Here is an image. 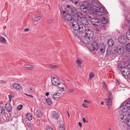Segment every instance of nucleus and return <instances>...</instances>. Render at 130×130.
<instances>
[{"label": "nucleus", "instance_id": "37998d69", "mask_svg": "<svg viewBox=\"0 0 130 130\" xmlns=\"http://www.w3.org/2000/svg\"><path fill=\"white\" fill-rule=\"evenodd\" d=\"M46 100V102L48 105H50L52 104V102L49 98H47Z\"/></svg>", "mask_w": 130, "mask_h": 130}, {"label": "nucleus", "instance_id": "7c9ffc66", "mask_svg": "<svg viewBox=\"0 0 130 130\" xmlns=\"http://www.w3.org/2000/svg\"><path fill=\"white\" fill-rule=\"evenodd\" d=\"M81 22L82 24L83 25H87L89 24V22L87 19L84 18V17L82 19Z\"/></svg>", "mask_w": 130, "mask_h": 130}, {"label": "nucleus", "instance_id": "f704fd0d", "mask_svg": "<svg viewBox=\"0 0 130 130\" xmlns=\"http://www.w3.org/2000/svg\"><path fill=\"white\" fill-rule=\"evenodd\" d=\"M35 115L37 117L40 118L42 116V113L40 111L37 110Z\"/></svg>", "mask_w": 130, "mask_h": 130}, {"label": "nucleus", "instance_id": "de8ad7c7", "mask_svg": "<svg viewBox=\"0 0 130 130\" xmlns=\"http://www.w3.org/2000/svg\"><path fill=\"white\" fill-rule=\"evenodd\" d=\"M58 67L57 65H51L49 66V68H55Z\"/></svg>", "mask_w": 130, "mask_h": 130}, {"label": "nucleus", "instance_id": "b1692460", "mask_svg": "<svg viewBox=\"0 0 130 130\" xmlns=\"http://www.w3.org/2000/svg\"><path fill=\"white\" fill-rule=\"evenodd\" d=\"M125 106L124 103H122L120 107V110L123 112H127V109L125 108Z\"/></svg>", "mask_w": 130, "mask_h": 130}, {"label": "nucleus", "instance_id": "79ce46f5", "mask_svg": "<svg viewBox=\"0 0 130 130\" xmlns=\"http://www.w3.org/2000/svg\"><path fill=\"white\" fill-rule=\"evenodd\" d=\"M59 130H65L66 128L63 124H60L59 125Z\"/></svg>", "mask_w": 130, "mask_h": 130}, {"label": "nucleus", "instance_id": "e2e57ef3", "mask_svg": "<svg viewBox=\"0 0 130 130\" xmlns=\"http://www.w3.org/2000/svg\"><path fill=\"white\" fill-rule=\"evenodd\" d=\"M78 124L80 127H82V124L80 122H78Z\"/></svg>", "mask_w": 130, "mask_h": 130}, {"label": "nucleus", "instance_id": "a211bd4d", "mask_svg": "<svg viewBox=\"0 0 130 130\" xmlns=\"http://www.w3.org/2000/svg\"><path fill=\"white\" fill-rule=\"evenodd\" d=\"M58 88L60 91H65L67 88L66 85L64 84L61 83L59 84Z\"/></svg>", "mask_w": 130, "mask_h": 130}, {"label": "nucleus", "instance_id": "a18cd8bd", "mask_svg": "<svg viewBox=\"0 0 130 130\" xmlns=\"http://www.w3.org/2000/svg\"><path fill=\"white\" fill-rule=\"evenodd\" d=\"M14 97V96L12 94L8 95V98L9 99V102H11V100L12 98H13Z\"/></svg>", "mask_w": 130, "mask_h": 130}, {"label": "nucleus", "instance_id": "6e6552de", "mask_svg": "<svg viewBox=\"0 0 130 130\" xmlns=\"http://www.w3.org/2000/svg\"><path fill=\"white\" fill-rule=\"evenodd\" d=\"M98 48V43L95 41H94L92 42V44L90 46L89 49L91 51H97Z\"/></svg>", "mask_w": 130, "mask_h": 130}, {"label": "nucleus", "instance_id": "09e8293b", "mask_svg": "<svg viewBox=\"0 0 130 130\" xmlns=\"http://www.w3.org/2000/svg\"><path fill=\"white\" fill-rule=\"evenodd\" d=\"M102 85L104 88L105 90H106L107 89V86L106 85L105 83L104 82H103Z\"/></svg>", "mask_w": 130, "mask_h": 130}, {"label": "nucleus", "instance_id": "4d7b16f0", "mask_svg": "<svg viewBox=\"0 0 130 130\" xmlns=\"http://www.w3.org/2000/svg\"><path fill=\"white\" fill-rule=\"evenodd\" d=\"M46 129L47 130H53L52 128L50 126L46 127Z\"/></svg>", "mask_w": 130, "mask_h": 130}, {"label": "nucleus", "instance_id": "a19ab883", "mask_svg": "<svg viewBox=\"0 0 130 130\" xmlns=\"http://www.w3.org/2000/svg\"><path fill=\"white\" fill-rule=\"evenodd\" d=\"M126 50L128 52H130V43H128L125 46Z\"/></svg>", "mask_w": 130, "mask_h": 130}, {"label": "nucleus", "instance_id": "c756f323", "mask_svg": "<svg viewBox=\"0 0 130 130\" xmlns=\"http://www.w3.org/2000/svg\"><path fill=\"white\" fill-rule=\"evenodd\" d=\"M52 116L53 118L55 119H58L59 117V114L56 112L53 111Z\"/></svg>", "mask_w": 130, "mask_h": 130}, {"label": "nucleus", "instance_id": "9b49d317", "mask_svg": "<svg viewBox=\"0 0 130 130\" xmlns=\"http://www.w3.org/2000/svg\"><path fill=\"white\" fill-rule=\"evenodd\" d=\"M91 22L95 27H98L100 25L101 21L97 19L92 18L91 19Z\"/></svg>", "mask_w": 130, "mask_h": 130}, {"label": "nucleus", "instance_id": "338daca9", "mask_svg": "<svg viewBox=\"0 0 130 130\" xmlns=\"http://www.w3.org/2000/svg\"><path fill=\"white\" fill-rule=\"evenodd\" d=\"M86 17H87V18H88L91 19V17L89 15H87Z\"/></svg>", "mask_w": 130, "mask_h": 130}, {"label": "nucleus", "instance_id": "72a5a7b5", "mask_svg": "<svg viewBox=\"0 0 130 130\" xmlns=\"http://www.w3.org/2000/svg\"><path fill=\"white\" fill-rule=\"evenodd\" d=\"M76 62L78 66L80 68H81V64L82 63V61L79 59H76Z\"/></svg>", "mask_w": 130, "mask_h": 130}, {"label": "nucleus", "instance_id": "680f3d73", "mask_svg": "<svg viewBox=\"0 0 130 130\" xmlns=\"http://www.w3.org/2000/svg\"><path fill=\"white\" fill-rule=\"evenodd\" d=\"M29 30V29L28 28H25L24 29V30L25 32H27Z\"/></svg>", "mask_w": 130, "mask_h": 130}, {"label": "nucleus", "instance_id": "774afa93", "mask_svg": "<svg viewBox=\"0 0 130 130\" xmlns=\"http://www.w3.org/2000/svg\"><path fill=\"white\" fill-rule=\"evenodd\" d=\"M49 94V93L48 92H46V95L47 96Z\"/></svg>", "mask_w": 130, "mask_h": 130}, {"label": "nucleus", "instance_id": "4468645a", "mask_svg": "<svg viewBox=\"0 0 130 130\" xmlns=\"http://www.w3.org/2000/svg\"><path fill=\"white\" fill-rule=\"evenodd\" d=\"M118 54L120 55H123L124 53V49L122 46L120 45H117L116 48Z\"/></svg>", "mask_w": 130, "mask_h": 130}, {"label": "nucleus", "instance_id": "864d4df0", "mask_svg": "<svg viewBox=\"0 0 130 130\" xmlns=\"http://www.w3.org/2000/svg\"><path fill=\"white\" fill-rule=\"evenodd\" d=\"M84 102L87 103L89 104L92 103V102L91 101H88L87 100H84Z\"/></svg>", "mask_w": 130, "mask_h": 130}, {"label": "nucleus", "instance_id": "052dcab7", "mask_svg": "<svg viewBox=\"0 0 130 130\" xmlns=\"http://www.w3.org/2000/svg\"><path fill=\"white\" fill-rule=\"evenodd\" d=\"M0 83L1 84H5L6 83V82L2 80L0 81Z\"/></svg>", "mask_w": 130, "mask_h": 130}, {"label": "nucleus", "instance_id": "4be33fe9", "mask_svg": "<svg viewBox=\"0 0 130 130\" xmlns=\"http://www.w3.org/2000/svg\"><path fill=\"white\" fill-rule=\"evenodd\" d=\"M124 6L125 7L123 8V12H125V13L124 14L126 16L129 13V8L128 6H126L125 5V6L124 5Z\"/></svg>", "mask_w": 130, "mask_h": 130}, {"label": "nucleus", "instance_id": "0eeeda50", "mask_svg": "<svg viewBox=\"0 0 130 130\" xmlns=\"http://www.w3.org/2000/svg\"><path fill=\"white\" fill-rule=\"evenodd\" d=\"M128 113H130V111H127L125 115L123 113H121L119 115L118 117L119 120L121 121L122 122L126 123V118L128 116L127 114Z\"/></svg>", "mask_w": 130, "mask_h": 130}, {"label": "nucleus", "instance_id": "412c9836", "mask_svg": "<svg viewBox=\"0 0 130 130\" xmlns=\"http://www.w3.org/2000/svg\"><path fill=\"white\" fill-rule=\"evenodd\" d=\"M42 18V16L40 15L38 17L32 18V20L34 23H36L39 21Z\"/></svg>", "mask_w": 130, "mask_h": 130}, {"label": "nucleus", "instance_id": "13d9d810", "mask_svg": "<svg viewBox=\"0 0 130 130\" xmlns=\"http://www.w3.org/2000/svg\"><path fill=\"white\" fill-rule=\"evenodd\" d=\"M82 106L85 108H87L88 107L86 105L85 103H83L82 104Z\"/></svg>", "mask_w": 130, "mask_h": 130}, {"label": "nucleus", "instance_id": "1a4fd4ad", "mask_svg": "<svg viewBox=\"0 0 130 130\" xmlns=\"http://www.w3.org/2000/svg\"><path fill=\"white\" fill-rule=\"evenodd\" d=\"M72 31L74 37L79 39L83 35V34L80 33L78 30V29H72Z\"/></svg>", "mask_w": 130, "mask_h": 130}, {"label": "nucleus", "instance_id": "a878e982", "mask_svg": "<svg viewBox=\"0 0 130 130\" xmlns=\"http://www.w3.org/2000/svg\"><path fill=\"white\" fill-rule=\"evenodd\" d=\"M127 114L128 116L126 118V123L128 126L130 127V113H128Z\"/></svg>", "mask_w": 130, "mask_h": 130}, {"label": "nucleus", "instance_id": "bf43d9fd", "mask_svg": "<svg viewBox=\"0 0 130 130\" xmlns=\"http://www.w3.org/2000/svg\"><path fill=\"white\" fill-rule=\"evenodd\" d=\"M83 121L84 123H85L86 122H87V121H86L85 119V118H83Z\"/></svg>", "mask_w": 130, "mask_h": 130}, {"label": "nucleus", "instance_id": "69168bd1", "mask_svg": "<svg viewBox=\"0 0 130 130\" xmlns=\"http://www.w3.org/2000/svg\"><path fill=\"white\" fill-rule=\"evenodd\" d=\"M127 67L129 69H130V63L127 65Z\"/></svg>", "mask_w": 130, "mask_h": 130}, {"label": "nucleus", "instance_id": "f257e3e1", "mask_svg": "<svg viewBox=\"0 0 130 130\" xmlns=\"http://www.w3.org/2000/svg\"><path fill=\"white\" fill-rule=\"evenodd\" d=\"M104 8L101 6L94 11L93 13L96 15L103 16L107 14V12H104Z\"/></svg>", "mask_w": 130, "mask_h": 130}, {"label": "nucleus", "instance_id": "393cba45", "mask_svg": "<svg viewBox=\"0 0 130 130\" xmlns=\"http://www.w3.org/2000/svg\"><path fill=\"white\" fill-rule=\"evenodd\" d=\"M92 4L93 6L97 8L100 6V4L99 2L98 1H95L94 0L92 1Z\"/></svg>", "mask_w": 130, "mask_h": 130}, {"label": "nucleus", "instance_id": "bb28decb", "mask_svg": "<svg viewBox=\"0 0 130 130\" xmlns=\"http://www.w3.org/2000/svg\"><path fill=\"white\" fill-rule=\"evenodd\" d=\"M126 65L124 61H122L119 63L118 66V67L119 68H125Z\"/></svg>", "mask_w": 130, "mask_h": 130}, {"label": "nucleus", "instance_id": "cd10ccee", "mask_svg": "<svg viewBox=\"0 0 130 130\" xmlns=\"http://www.w3.org/2000/svg\"><path fill=\"white\" fill-rule=\"evenodd\" d=\"M12 86L14 88L17 90H20L21 88V86L19 84L17 83L13 84Z\"/></svg>", "mask_w": 130, "mask_h": 130}, {"label": "nucleus", "instance_id": "0e129e2a", "mask_svg": "<svg viewBox=\"0 0 130 130\" xmlns=\"http://www.w3.org/2000/svg\"><path fill=\"white\" fill-rule=\"evenodd\" d=\"M28 96L30 97L31 98H32L34 97V96H32V95H31L28 94Z\"/></svg>", "mask_w": 130, "mask_h": 130}, {"label": "nucleus", "instance_id": "ea45409f", "mask_svg": "<svg viewBox=\"0 0 130 130\" xmlns=\"http://www.w3.org/2000/svg\"><path fill=\"white\" fill-rule=\"evenodd\" d=\"M59 8L61 12V15H63L65 13H66V10H65V11L64 10H63L61 6H59Z\"/></svg>", "mask_w": 130, "mask_h": 130}, {"label": "nucleus", "instance_id": "c85d7f7f", "mask_svg": "<svg viewBox=\"0 0 130 130\" xmlns=\"http://www.w3.org/2000/svg\"><path fill=\"white\" fill-rule=\"evenodd\" d=\"M107 44L109 47H111L114 44V42L112 39L110 38L108 40Z\"/></svg>", "mask_w": 130, "mask_h": 130}, {"label": "nucleus", "instance_id": "2eb2a0df", "mask_svg": "<svg viewBox=\"0 0 130 130\" xmlns=\"http://www.w3.org/2000/svg\"><path fill=\"white\" fill-rule=\"evenodd\" d=\"M84 35H85L86 36L91 39L93 36V31L91 29H87Z\"/></svg>", "mask_w": 130, "mask_h": 130}, {"label": "nucleus", "instance_id": "c03bdc74", "mask_svg": "<svg viewBox=\"0 0 130 130\" xmlns=\"http://www.w3.org/2000/svg\"><path fill=\"white\" fill-rule=\"evenodd\" d=\"M23 105H19L17 107V109L18 110H21L23 107Z\"/></svg>", "mask_w": 130, "mask_h": 130}, {"label": "nucleus", "instance_id": "423d86ee", "mask_svg": "<svg viewBox=\"0 0 130 130\" xmlns=\"http://www.w3.org/2000/svg\"><path fill=\"white\" fill-rule=\"evenodd\" d=\"M90 38L86 35H83L79 39L81 42L86 44L89 43L91 41Z\"/></svg>", "mask_w": 130, "mask_h": 130}, {"label": "nucleus", "instance_id": "39448f33", "mask_svg": "<svg viewBox=\"0 0 130 130\" xmlns=\"http://www.w3.org/2000/svg\"><path fill=\"white\" fill-rule=\"evenodd\" d=\"M65 10L66 13H71V14H76L77 13V10L74 7L68 6L66 7Z\"/></svg>", "mask_w": 130, "mask_h": 130}, {"label": "nucleus", "instance_id": "8fccbe9b", "mask_svg": "<svg viewBox=\"0 0 130 130\" xmlns=\"http://www.w3.org/2000/svg\"><path fill=\"white\" fill-rule=\"evenodd\" d=\"M94 76V73L92 72L90 73L89 75V77L90 78H93Z\"/></svg>", "mask_w": 130, "mask_h": 130}, {"label": "nucleus", "instance_id": "58836bf2", "mask_svg": "<svg viewBox=\"0 0 130 130\" xmlns=\"http://www.w3.org/2000/svg\"><path fill=\"white\" fill-rule=\"evenodd\" d=\"M77 15L78 17L82 19L84 17V15L80 12H77Z\"/></svg>", "mask_w": 130, "mask_h": 130}, {"label": "nucleus", "instance_id": "5fc2aeb1", "mask_svg": "<svg viewBox=\"0 0 130 130\" xmlns=\"http://www.w3.org/2000/svg\"><path fill=\"white\" fill-rule=\"evenodd\" d=\"M75 90L74 88H72L70 89L69 90V92L70 93H71Z\"/></svg>", "mask_w": 130, "mask_h": 130}, {"label": "nucleus", "instance_id": "f8f14e48", "mask_svg": "<svg viewBox=\"0 0 130 130\" xmlns=\"http://www.w3.org/2000/svg\"><path fill=\"white\" fill-rule=\"evenodd\" d=\"M118 40L120 43L123 45H124L127 42V40L124 36H119Z\"/></svg>", "mask_w": 130, "mask_h": 130}, {"label": "nucleus", "instance_id": "e433bc0d", "mask_svg": "<svg viewBox=\"0 0 130 130\" xmlns=\"http://www.w3.org/2000/svg\"><path fill=\"white\" fill-rule=\"evenodd\" d=\"M26 118L29 121H31L32 119V117L30 113H27L26 116Z\"/></svg>", "mask_w": 130, "mask_h": 130}, {"label": "nucleus", "instance_id": "ddd939ff", "mask_svg": "<svg viewBox=\"0 0 130 130\" xmlns=\"http://www.w3.org/2000/svg\"><path fill=\"white\" fill-rule=\"evenodd\" d=\"M52 84L54 86L59 85V79L56 77H54L51 78Z\"/></svg>", "mask_w": 130, "mask_h": 130}, {"label": "nucleus", "instance_id": "3c124183", "mask_svg": "<svg viewBox=\"0 0 130 130\" xmlns=\"http://www.w3.org/2000/svg\"><path fill=\"white\" fill-rule=\"evenodd\" d=\"M70 1H71L73 4L76 5L78 4V0H71Z\"/></svg>", "mask_w": 130, "mask_h": 130}, {"label": "nucleus", "instance_id": "f03ea898", "mask_svg": "<svg viewBox=\"0 0 130 130\" xmlns=\"http://www.w3.org/2000/svg\"><path fill=\"white\" fill-rule=\"evenodd\" d=\"M107 95L108 96V98L107 99H105V101L107 106L109 109L110 108V106L112 105V100L113 99V95L111 92L109 91L107 93Z\"/></svg>", "mask_w": 130, "mask_h": 130}, {"label": "nucleus", "instance_id": "49530a36", "mask_svg": "<svg viewBox=\"0 0 130 130\" xmlns=\"http://www.w3.org/2000/svg\"><path fill=\"white\" fill-rule=\"evenodd\" d=\"M127 38L129 40H130V32H127L126 34Z\"/></svg>", "mask_w": 130, "mask_h": 130}, {"label": "nucleus", "instance_id": "603ef678", "mask_svg": "<svg viewBox=\"0 0 130 130\" xmlns=\"http://www.w3.org/2000/svg\"><path fill=\"white\" fill-rule=\"evenodd\" d=\"M5 110V109H4L3 107L1 106H0V114L2 112Z\"/></svg>", "mask_w": 130, "mask_h": 130}, {"label": "nucleus", "instance_id": "dca6fc26", "mask_svg": "<svg viewBox=\"0 0 130 130\" xmlns=\"http://www.w3.org/2000/svg\"><path fill=\"white\" fill-rule=\"evenodd\" d=\"M121 72L123 76H128L130 73L129 70L126 68L121 69Z\"/></svg>", "mask_w": 130, "mask_h": 130}, {"label": "nucleus", "instance_id": "c9c22d12", "mask_svg": "<svg viewBox=\"0 0 130 130\" xmlns=\"http://www.w3.org/2000/svg\"><path fill=\"white\" fill-rule=\"evenodd\" d=\"M125 106L129 109H130V98L128 100L125 104Z\"/></svg>", "mask_w": 130, "mask_h": 130}, {"label": "nucleus", "instance_id": "20e7f679", "mask_svg": "<svg viewBox=\"0 0 130 130\" xmlns=\"http://www.w3.org/2000/svg\"><path fill=\"white\" fill-rule=\"evenodd\" d=\"M90 4L87 1L83 2L82 5L80 6V8L81 10L85 12H87L88 9L91 8L90 7Z\"/></svg>", "mask_w": 130, "mask_h": 130}, {"label": "nucleus", "instance_id": "4c0bfd02", "mask_svg": "<svg viewBox=\"0 0 130 130\" xmlns=\"http://www.w3.org/2000/svg\"><path fill=\"white\" fill-rule=\"evenodd\" d=\"M101 22L103 24H106L108 22V20L104 18H102L101 20Z\"/></svg>", "mask_w": 130, "mask_h": 130}, {"label": "nucleus", "instance_id": "6e6d98bb", "mask_svg": "<svg viewBox=\"0 0 130 130\" xmlns=\"http://www.w3.org/2000/svg\"><path fill=\"white\" fill-rule=\"evenodd\" d=\"M53 21V20L52 19H49L48 20V23L49 24H51Z\"/></svg>", "mask_w": 130, "mask_h": 130}, {"label": "nucleus", "instance_id": "7ed1b4c3", "mask_svg": "<svg viewBox=\"0 0 130 130\" xmlns=\"http://www.w3.org/2000/svg\"><path fill=\"white\" fill-rule=\"evenodd\" d=\"M78 19L77 17L73 18V22H72L70 23H69V25L70 27H72L73 28L72 29H78L79 27V25L77 22Z\"/></svg>", "mask_w": 130, "mask_h": 130}, {"label": "nucleus", "instance_id": "2f4dec72", "mask_svg": "<svg viewBox=\"0 0 130 130\" xmlns=\"http://www.w3.org/2000/svg\"><path fill=\"white\" fill-rule=\"evenodd\" d=\"M24 66L29 70H32L35 68V67L33 65L24 64Z\"/></svg>", "mask_w": 130, "mask_h": 130}, {"label": "nucleus", "instance_id": "6ab92c4d", "mask_svg": "<svg viewBox=\"0 0 130 130\" xmlns=\"http://www.w3.org/2000/svg\"><path fill=\"white\" fill-rule=\"evenodd\" d=\"M60 94L58 92L55 93L53 96V98L55 100H57L61 97Z\"/></svg>", "mask_w": 130, "mask_h": 130}, {"label": "nucleus", "instance_id": "aec40b11", "mask_svg": "<svg viewBox=\"0 0 130 130\" xmlns=\"http://www.w3.org/2000/svg\"><path fill=\"white\" fill-rule=\"evenodd\" d=\"M5 108L6 110L8 112L11 111L12 109V106L9 103H7L5 104Z\"/></svg>", "mask_w": 130, "mask_h": 130}, {"label": "nucleus", "instance_id": "5701e85b", "mask_svg": "<svg viewBox=\"0 0 130 130\" xmlns=\"http://www.w3.org/2000/svg\"><path fill=\"white\" fill-rule=\"evenodd\" d=\"M99 48L101 53H103L105 52V47L103 44H99Z\"/></svg>", "mask_w": 130, "mask_h": 130}, {"label": "nucleus", "instance_id": "473e14b6", "mask_svg": "<svg viewBox=\"0 0 130 130\" xmlns=\"http://www.w3.org/2000/svg\"><path fill=\"white\" fill-rule=\"evenodd\" d=\"M7 41L5 38L3 37H0V42L4 44H6Z\"/></svg>", "mask_w": 130, "mask_h": 130}, {"label": "nucleus", "instance_id": "f3484780", "mask_svg": "<svg viewBox=\"0 0 130 130\" xmlns=\"http://www.w3.org/2000/svg\"><path fill=\"white\" fill-rule=\"evenodd\" d=\"M79 27L78 29L79 32L83 34V35H84L85 31L86 30L85 26L83 24H80Z\"/></svg>", "mask_w": 130, "mask_h": 130}, {"label": "nucleus", "instance_id": "9d476101", "mask_svg": "<svg viewBox=\"0 0 130 130\" xmlns=\"http://www.w3.org/2000/svg\"><path fill=\"white\" fill-rule=\"evenodd\" d=\"M63 17L64 19L66 21H71L73 20V18L72 16L70 15L69 13H66L63 15Z\"/></svg>", "mask_w": 130, "mask_h": 130}]
</instances>
